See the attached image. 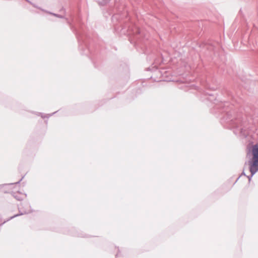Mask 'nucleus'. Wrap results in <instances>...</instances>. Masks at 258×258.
I'll list each match as a JSON object with an SVG mask.
<instances>
[{
    "label": "nucleus",
    "mask_w": 258,
    "mask_h": 258,
    "mask_svg": "<svg viewBox=\"0 0 258 258\" xmlns=\"http://www.w3.org/2000/svg\"><path fill=\"white\" fill-rule=\"evenodd\" d=\"M251 158L248 162V165L251 176H253L258 171V144L253 145L250 150Z\"/></svg>",
    "instance_id": "nucleus-1"
}]
</instances>
